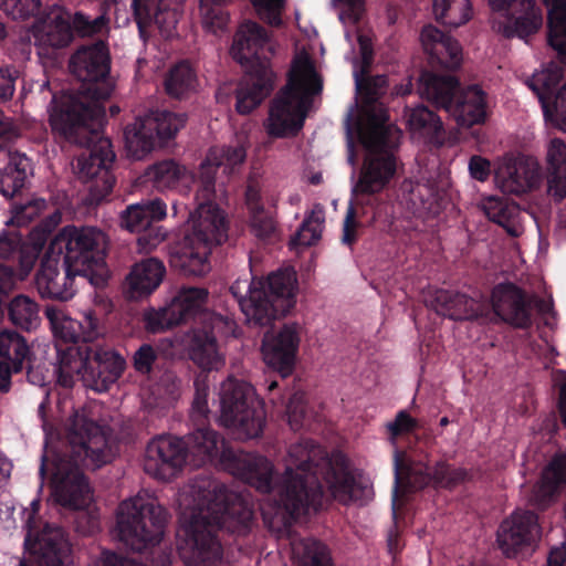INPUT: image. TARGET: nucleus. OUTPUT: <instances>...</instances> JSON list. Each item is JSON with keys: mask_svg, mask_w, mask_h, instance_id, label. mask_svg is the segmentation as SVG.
Here are the masks:
<instances>
[{"mask_svg": "<svg viewBox=\"0 0 566 566\" xmlns=\"http://www.w3.org/2000/svg\"><path fill=\"white\" fill-rule=\"evenodd\" d=\"M221 457L230 460L229 469L247 483L261 492H273L261 505L265 520H277L287 524L310 509L321 505L322 486L318 472L327 470L325 481L332 495L345 504L360 501L370 490L355 483L343 467H332L324 450L308 441L292 444L284 459L285 471L282 480L272 488L273 464L264 457L233 453L222 450Z\"/></svg>", "mask_w": 566, "mask_h": 566, "instance_id": "nucleus-1", "label": "nucleus"}, {"mask_svg": "<svg viewBox=\"0 0 566 566\" xmlns=\"http://www.w3.org/2000/svg\"><path fill=\"white\" fill-rule=\"evenodd\" d=\"M178 503L181 526L177 533V549L186 566H217L222 558L217 527L243 533L253 516L241 496L209 479L184 488Z\"/></svg>", "mask_w": 566, "mask_h": 566, "instance_id": "nucleus-2", "label": "nucleus"}, {"mask_svg": "<svg viewBox=\"0 0 566 566\" xmlns=\"http://www.w3.org/2000/svg\"><path fill=\"white\" fill-rule=\"evenodd\" d=\"M71 72L86 87L77 94H65L52 101L50 124L54 132L69 138L94 132L104 116L101 101L111 96L114 84L108 77L111 56L103 41L80 48L70 60Z\"/></svg>", "mask_w": 566, "mask_h": 566, "instance_id": "nucleus-3", "label": "nucleus"}, {"mask_svg": "<svg viewBox=\"0 0 566 566\" xmlns=\"http://www.w3.org/2000/svg\"><path fill=\"white\" fill-rule=\"evenodd\" d=\"M64 430L72 455L64 452L52 462V494L62 506L82 510L92 503L93 493L80 463L99 468L111 453L104 430L88 419L85 409L74 411Z\"/></svg>", "mask_w": 566, "mask_h": 566, "instance_id": "nucleus-4", "label": "nucleus"}, {"mask_svg": "<svg viewBox=\"0 0 566 566\" xmlns=\"http://www.w3.org/2000/svg\"><path fill=\"white\" fill-rule=\"evenodd\" d=\"M323 90V78L305 50H297L291 62L287 83L271 104L264 128L271 137L294 135L303 126L315 96Z\"/></svg>", "mask_w": 566, "mask_h": 566, "instance_id": "nucleus-5", "label": "nucleus"}, {"mask_svg": "<svg viewBox=\"0 0 566 566\" xmlns=\"http://www.w3.org/2000/svg\"><path fill=\"white\" fill-rule=\"evenodd\" d=\"M266 284L270 293L262 280L238 279L231 285V293L249 323L265 325L286 314L295 304L297 279L293 269L271 274Z\"/></svg>", "mask_w": 566, "mask_h": 566, "instance_id": "nucleus-6", "label": "nucleus"}, {"mask_svg": "<svg viewBox=\"0 0 566 566\" xmlns=\"http://www.w3.org/2000/svg\"><path fill=\"white\" fill-rule=\"evenodd\" d=\"M354 129L367 149L359 177L352 189L357 198L378 193L389 184L396 171L392 149L399 143L401 132L396 126L373 128L360 125Z\"/></svg>", "mask_w": 566, "mask_h": 566, "instance_id": "nucleus-7", "label": "nucleus"}, {"mask_svg": "<svg viewBox=\"0 0 566 566\" xmlns=\"http://www.w3.org/2000/svg\"><path fill=\"white\" fill-rule=\"evenodd\" d=\"M106 243V235L96 228L69 226L54 238L49 250L56 253L55 249L57 248V252L61 253L62 245H64V265L70 266L71 273H80L91 284L99 285L107 277L103 256Z\"/></svg>", "mask_w": 566, "mask_h": 566, "instance_id": "nucleus-8", "label": "nucleus"}, {"mask_svg": "<svg viewBox=\"0 0 566 566\" xmlns=\"http://www.w3.org/2000/svg\"><path fill=\"white\" fill-rule=\"evenodd\" d=\"M453 76L423 73L419 81V93L447 112L461 126L480 124L486 116V96L476 85L458 93Z\"/></svg>", "mask_w": 566, "mask_h": 566, "instance_id": "nucleus-9", "label": "nucleus"}, {"mask_svg": "<svg viewBox=\"0 0 566 566\" xmlns=\"http://www.w3.org/2000/svg\"><path fill=\"white\" fill-rule=\"evenodd\" d=\"M220 423L238 439L259 437L265 423L263 402L249 384L228 378L219 392Z\"/></svg>", "mask_w": 566, "mask_h": 566, "instance_id": "nucleus-10", "label": "nucleus"}, {"mask_svg": "<svg viewBox=\"0 0 566 566\" xmlns=\"http://www.w3.org/2000/svg\"><path fill=\"white\" fill-rule=\"evenodd\" d=\"M166 521V511L156 499L148 494H137L118 507V538L132 549L142 551L160 541Z\"/></svg>", "mask_w": 566, "mask_h": 566, "instance_id": "nucleus-11", "label": "nucleus"}, {"mask_svg": "<svg viewBox=\"0 0 566 566\" xmlns=\"http://www.w3.org/2000/svg\"><path fill=\"white\" fill-rule=\"evenodd\" d=\"M103 117L94 132L77 134L74 138L60 133L67 140L88 146L90 149L78 156L76 160V174L83 181H94L90 187L91 200L98 202L105 198L113 189L114 177L109 172V167L115 159L111 142L99 136V127ZM59 134V132H56Z\"/></svg>", "mask_w": 566, "mask_h": 566, "instance_id": "nucleus-12", "label": "nucleus"}, {"mask_svg": "<svg viewBox=\"0 0 566 566\" xmlns=\"http://www.w3.org/2000/svg\"><path fill=\"white\" fill-rule=\"evenodd\" d=\"M71 21L82 35H92L101 32L105 27V19L103 17L88 20L85 15L76 13L72 19L70 12L60 7H54L45 19L35 23L32 28L35 45L42 51L61 49L69 45L73 39Z\"/></svg>", "mask_w": 566, "mask_h": 566, "instance_id": "nucleus-13", "label": "nucleus"}, {"mask_svg": "<svg viewBox=\"0 0 566 566\" xmlns=\"http://www.w3.org/2000/svg\"><path fill=\"white\" fill-rule=\"evenodd\" d=\"M185 123L184 115L169 112H155L137 118L125 130L128 155L135 159H142L154 149L156 139L172 138Z\"/></svg>", "mask_w": 566, "mask_h": 566, "instance_id": "nucleus-14", "label": "nucleus"}, {"mask_svg": "<svg viewBox=\"0 0 566 566\" xmlns=\"http://www.w3.org/2000/svg\"><path fill=\"white\" fill-rule=\"evenodd\" d=\"M493 179L501 192L523 195L539 187L542 167L535 156L506 153L494 160Z\"/></svg>", "mask_w": 566, "mask_h": 566, "instance_id": "nucleus-15", "label": "nucleus"}, {"mask_svg": "<svg viewBox=\"0 0 566 566\" xmlns=\"http://www.w3.org/2000/svg\"><path fill=\"white\" fill-rule=\"evenodd\" d=\"M542 526L537 514L517 509L505 517L496 533V544L509 558L533 553L542 538Z\"/></svg>", "mask_w": 566, "mask_h": 566, "instance_id": "nucleus-16", "label": "nucleus"}, {"mask_svg": "<svg viewBox=\"0 0 566 566\" xmlns=\"http://www.w3.org/2000/svg\"><path fill=\"white\" fill-rule=\"evenodd\" d=\"M39 506V501L34 500L30 510L24 512L28 527L25 546L38 556L39 566H72L71 544L60 527L46 524L40 533H33V515Z\"/></svg>", "mask_w": 566, "mask_h": 566, "instance_id": "nucleus-17", "label": "nucleus"}, {"mask_svg": "<svg viewBox=\"0 0 566 566\" xmlns=\"http://www.w3.org/2000/svg\"><path fill=\"white\" fill-rule=\"evenodd\" d=\"M355 82L359 94L363 96V105L360 111L356 114L352 109L346 117V129L348 135V156L347 160L352 166L356 165V155L354 151L353 144V128H359L360 125L370 126L373 128H380L381 126H394L387 123V112L382 104L377 102L378 96L382 93V90L387 85V78L385 76H377L368 81L365 85L358 73L355 71Z\"/></svg>", "mask_w": 566, "mask_h": 566, "instance_id": "nucleus-18", "label": "nucleus"}, {"mask_svg": "<svg viewBox=\"0 0 566 566\" xmlns=\"http://www.w3.org/2000/svg\"><path fill=\"white\" fill-rule=\"evenodd\" d=\"M495 12L493 29L506 38H525L543 23L541 10L533 0H488Z\"/></svg>", "mask_w": 566, "mask_h": 566, "instance_id": "nucleus-19", "label": "nucleus"}, {"mask_svg": "<svg viewBox=\"0 0 566 566\" xmlns=\"http://www.w3.org/2000/svg\"><path fill=\"white\" fill-rule=\"evenodd\" d=\"M247 148V137L240 136L229 144L214 146L209 149L205 161L200 165L197 199L209 200L213 196L218 170L224 176H231L239 170L245 161Z\"/></svg>", "mask_w": 566, "mask_h": 566, "instance_id": "nucleus-20", "label": "nucleus"}, {"mask_svg": "<svg viewBox=\"0 0 566 566\" xmlns=\"http://www.w3.org/2000/svg\"><path fill=\"white\" fill-rule=\"evenodd\" d=\"M301 338L302 327L297 323H287L277 331L266 333L262 344L264 363L282 377L290 376L296 361Z\"/></svg>", "mask_w": 566, "mask_h": 566, "instance_id": "nucleus-21", "label": "nucleus"}, {"mask_svg": "<svg viewBox=\"0 0 566 566\" xmlns=\"http://www.w3.org/2000/svg\"><path fill=\"white\" fill-rule=\"evenodd\" d=\"M230 53L250 72H262V65L269 67L266 61L273 54V45L266 32L258 23L247 21L240 25Z\"/></svg>", "mask_w": 566, "mask_h": 566, "instance_id": "nucleus-22", "label": "nucleus"}, {"mask_svg": "<svg viewBox=\"0 0 566 566\" xmlns=\"http://www.w3.org/2000/svg\"><path fill=\"white\" fill-rule=\"evenodd\" d=\"M170 345L180 344L189 359L202 371H218L226 365V354L219 345L212 329L192 328L181 337L167 339Z\"/></svg>", "mask_w": 566, "mask_h": 566, "instance_id": "nucleus-23", "label": "nucleus"}, {"mask_svg": "<svg viewBox=\"0 0 566 566\" xmlns=\"http://www.w3.org/2000/svg\"><path fill=\"white\" fill-rule=\"evenodd\" d=\"M187 457L184 440L159 437L148 443L144 468L148 474L157 479H170L184 465Z\"/></svg>", "mask_w": 566, "mask_h": 566, "instance_id": "nucleus-24", "label": "nucleus"}, {"mask_svg": "<svg viewBox=\"0 0 566 566\" xmlns=\"http://www.w3.org/2000/svg\"><path fill=\"white\" fill-rule=\"evenodd\" d=\"M59 261L60 252L52 253L48 250L36 274L35 285L42 297L69 301L75 294L74 279L82 274L71 273L69 265L61 272Z\"/></svg>", "mask_w": 566, "mask_h": 566, "instance_id": "nucleus-25", "label": "nucleus"}, {"mask_svg": "<svg viewBox=\"0 0 566 566\" xmlns=\"http://www.w3.org/2000/svg\"><path fill=\"white\" fill-rule=\"evenodd\" d=\"M132 9L140 34L151 23L170 36L182 12V0H132Z\"/></svg>", "mask_w": 566, "mask_h": 566, "instance_id": "nucleus-26", "label": "nucleus"}, {"mask_svg": "<svg viewBox=\"0 0 566 566\" xmlns=\"http://www.w3.org/2000/svg\"><path fill=\"white\" fill-rule=\"evenodd\" d=\"M392 459L396 483L392 497L394 512L396 511L397 489L401 479L406 476L413 488L421 489L430 483L440 485L439 478L447 476L449 472V467L443 462L437 463V465L431 469L422 462L416 461L403 450H395Z\"/></svg>", "mask_w": 566, "mask_h": 566, "instance_id": "nucleus-27", "label": "nucleus"}, {"mask_svg": "<svg viewBox=\"0 0 566 566\" xmlns=\"http://www.w3.org/2000/svg\"><path fill=\"white\" fill-rule=\"evenodd\" d=\"M93 373L92 346L88 344L57 348L55 375L59 385L71 388L81 380L88 387L86 376Z\"/></svg>", "mask_w": 566, "mask_h": 566, "instance_id": "nucleus-28", "label": "nucleus"}, {"mask_svg": "<svg viewBox=\"0 0 566 566\" xmlns=\"http://www.w3.org/2000/svg\"><path fill=\"white\" fill-rule=\"evenodd\" d=\"M186 234L210 247L220 244L227 238L224 213L212 202L200 203L189 216Z\"/></svg>", "mask_w": 566, "mask_h": 566, "instance_id": "nucleus-29", "label": "nucleus"}, {"mask_svg": "<svg viewBox=\"0 0 566 566\" xmlns=\"http://www.w3.org/2000/svg\"><path fill=\"white\" fill-rule=\"evenodd\" d=\"M211 249L212 247L186 234L170 248V265L186 275H205L210 271L208 258Z\"/></svg>", "mask_w": 566, "mask_h": 566, "instance_id": "nucleus-30", "label": "nucleus"}, {"mask_svg": "<svg viewBox=\"0 0 566 566\" xmlns=\"http://www.w3.org/2000/svg\"><path fill=\"white\" fill-rule=\"evenodd\" d=\"M430 306L439 314L451 319H473L488 313V304L482 300L439 290L433 294Z\"/></svg>", "mask_w": 566, "mask_h": 566, "instance_id": "nucleus-31", "label": "nucleus"}, {"mask_svg": "<svg viewBox=\"0 0 566 566\" xmlns=\"http://www.w3.org/2000/svg\"><path fill=\"white\" fill-rule=\"evenodd\" d=\"M492 305L497 316L514 326L526 327L531 322L525 297L521 290L512 284H502L494 289Z\"/></svg>", "mask_w": 566, "mask_h": 566, "instance_id": "nucleus-32", "label": "nucleus"}, {"mask_svg": "<svg viewBox=\"0 0 566 566\" xmlns=\"http://www.w3.org/2000/svg\"><path fill=\"white\" fill-rule=\"evenodd\" d=\"M165 275V264L157 258L135 263L126 277L129 297L137 300L150 295L161 284Z\"/></svg>", "mask_w": 566, "mask_h": 566, "instance_id": "nucleus-33", "label": "nucleus"}, {"mask_svg": "<svg viewBox=\"0 0 566 566\" xmlns=\"http://www.w3.org/2000/svg\"><path fill=\"white\" fill-rule=\"evenodd\" d=\"M420 42L432 61L446 66L457 67L462 61V49L457 40L446 35L438 28L429 24L420 33Z\"/></svg>", "mask_w": 566, "mask_h": 566, "instance_id": "nucleus-34", "label": "nucleus"}, {"mask_svg": "<svg viewBox=\"0 0 566 566\" xmlns=\"http://www.w3.org/2000/svg\"><path fill=\"white\" fill-rule=\"evenodd\" d=\"M544 161L547 172V192L556 200L566 197V142L551 137L544 146Z\"/></svg>", "mask_w": 566, "mask_h": 566, "instance_id": "nucleus-35", "label": "nucleus"}, {"mask_svg": "<svg viewBox=\"0 0 566 566\" xmlns=\"http://www.w3.org/2000/svg\"><path fill=\"white\" fill-rule=\"evenodd\" d=\"M93 373L86 376L88 388L105 391L125 369V359L116 352L92 346Z\"/></svg>", "mask_w": 566, "mask_h": 566, "instance_id": "nucleus-36", "label": "nucleus"}, {"mask_svg": "<svg viewBox=\"0 0 566 566\" xmlns=\"http://www.w3.org/2000/svg\"><path fill=\"white\" fill-rule=\"evenodd\" d=\"M399 203L412 214H437L440 210V193L430 182L409 180L400 187Z\"/></svg>", "mask_w": 566, "mask_h": 566, "instance_id": "nucleus-37", "label": "nucleus"}, {"mask_svg": "<svg viewBox=\"0 0 566 566\" xmlns=\"http://www.w3.org/2000/svg\"><path fill=\"white\" fill-rule=\"evenodd\" d=\"M273 83L274 74L270 67L262 65V72L249 71L237 93V111L241 114L253 111L269 95Z\"/></svg>", "mask_w": 566, "mask_h": 566, "instance_id": "nucleus-38", "label": "nucleus"}, {"mask_svg": "<svg viewBox=\"0 0 566 566\" xmlns=\"http://www.w3.org/2000/svg\"><path fill=\"white\" fill-rule=\"evenodd\" d=\"M480 208L491 221L503 227L510 235L520 237L524 232L523 222L527 213L515 203L488 197L481 201Z\"/></svg>", "mask_w": 566, "mask_h": 566, "instance_id": "nucleus-39", "label": "nucleus"}, {"mask_svg": "<svg viewBox=\"0 0 566 566\" xmlns=\"http://www.w3.org/2000/svg\"><path fill=\"white\" fill-rule=\"evenodd\" d=\"M166 217L167 205L161 199L144 200L129 205L120 213V224L130 232H142L153 222H159Z\"/></svg>", "mask_w": 566, "mask_h": 566, "instance_id": "nucleus-40", "label": "nucleus"}, {"mask_svg": "<svg viewBox=\"0 0 566 566\" xmlns=\"http://www.w3.org/2000/svg\"><path fill=\"white\" fill-rule=\"evenodd\" d=\"M145 176L158 190L188 189L195 180L193 175L186 167L174 160L153 165L147 169Z\"/></svg>", "mask_w": 566, "mask_h": 566, "instance_id": "nucleus-41", "label": "nucleus"}, {"mask_svg": "<svg viewBox=\"0 0 566 566\" xmlns=\"http://www.w3.org/2000/svg\"><path fill=\"white\" fill-rule=\"evenodd\" d=\"M564 483H566V455L559 454L544 469L531 501L537 506L545 507Z\"/></svg>", "mask_w": 566, "mask_h": 566, "instance_id": "nucleus-42", "label": "nucleus"}, {"mask_svg": "<svg viewBox=\"0 0 566 566\" xmlns=\"http://www.w3.org/2000/svg\"><path fill=\"white\" fill-rule=\"evenodd\" d=\"M543 1L548 13V44L566 62V0Z\"/></svg>", "mask_w": 566, "mask_h": 566, "instance_id": "nucleus-43", "label": "nucleus"}, {"mask_svg": "<svg viewBox=\"0 0 566 566\" xmlns=\"http://www.w3.org/2000/svg\"><path fill=\"white\" fill-rule=\"evenodd\" d=\"M186 443L187 454L193 458V464L200 465L218 457L224 443L218 433L208 428H201L189 434Z\"/></svg>", "mask_w": 566, "mask_h": 566, "instance_id": "nucleus-44", "label": "nucleus"}, {"mask_svg": "<svg viewBox=\"0 0 566 566\" xmlns=\"http://www.w3.org/2000/svg\"><path fill=\"white\" fill-rule=\"evenodd\" d=\"M31 172L29 158L21 154L10 156L7 167L0 172V193L11 198L20 190Z\"/></svg>", "mask_w": 566, "mask_h": 566, "instance_id": "nucleus-45", "label": "nucleus"}, {"mask_svg": "<svg viewBox=\"0 0 566 566\" xmlns=\"http://www.w3.org/2000/svg\"><path fill=\"white\" fill-rule=\"evenodd\" d=\"M432 13L448 28H459L472 18L470 0H432Z\"/></svg>", "mask_w": 566, "mask_h": 566, "instance_id": "nucleus-46", "label": "nucleus"}, {"mask_svg": "<svg viewBox=\"0 0 566 566\" xmlns=\"http://www.w3.org/2000/svg\"><path fill=\"white\" fill-rule=\"evenodd\" d=\"M172 300L165 306L149 307L143 313L145 328L150 333H163L185 323L181 310Z\"/></svg>", "mask_w": 566, "mask_h": 566, "instance_id": "nucleus-47", "label": "nucleus"}, {"mask_svg": "<svg viewBox=\"0 0 566 566\" xmlns=\"http://www.w3.org/2000/svg\"><path fill=\"white\" fill-rule=\"evenodd\" d=\"M10 322L22 329H35L41 322L39 304L28 295L14 296L8 304Z\"/></svg>", "mask_w": 566, "mask_h": 566, "instance_id": "nucleus-48", "label": "nucleus"}, {"mask_svg": "<svg viewBox=\"0 0 566 566\" xmlns=\"http://www.w3.org/2000/svg\"><path fill=\"white\" fill-rule=\"evenodd\" d=\"M291 546L300 566H331L327 548L322 543L312 538H295Z\"/></svg>", "mask_w": 566, "mask_h": 566, "instance_id": "nucleus-49", "label": "nucleus"}, {"mask_svg": "<svg viewBox=\"0 0 566 566\" xmlns=\"http://www.w3.org/2000/svg\"><path fill=\"white\" fill-rule=\"evenodd\" d=\"M28 354L29 347L23 336L12 329L0 332V357L3 361L13 364L15 370H22Z\"/></svg>", "mask_w": 566, "mask_h": 566, "instance_id": "nucleus-50", "label": "nucleus"}, {"mask_svg": "<svg viewBox=\"0 0 566 566\" xmlns=\"http://www.w3.org/2000/svg\"><path fill=\"white\" fill-rule=\"evenodd\" d=\"M45 315L51 324L52 332L56 338L64 342L76 343L82 340V323L66 315L62 310L49 306Z\"/></svg>", "mask_w": 566, "mask_h": 566, "instance_id": "nucleus-51", "label": "nucleus"}, {"mask_svg": "<svg viewBox=\"0 0 566 566\" xmlns=\"http://www.w3.org/2000/svg\"><path fill=\"white\" fill-rule=\"evenodd\" d=\"M165 87L167 93L176 98L193 92L197 87V77L191 66L187 63L177 64L170 70Z\"/></svg>", "mask_w": 566, "mask_h": 566, "instance_id": "nucleus-52", "label": "nucleus"}, {"mask_svg": "<svg viewBox=\"0 0 566 566\" xmlns=\"http://www.w3.org/2000/svg\"><path fill=\"white\" fill-rule=\"evenodd\" d=\"M410 130L422 138L432 140L442 128L440 118L424 106L412 108L408 115Z\"/></svg>", "mask_w": 566, "mask_h": 566, "instance_id": "nucleus-53", "label": "nucleus"}, {"mask_svg": "<svg viewBox=\"0 0 566 566\" xmlns=\"http://www.w3.org/2000/svg\"><path fill=\"white\" fill-rule=\"evenodd\" d=\"M560 78V69L554 63H551L533 73V75L526 80V85L536 94L539 101H544L553 96Z\"/></svg>", "mask_w": 566, "mask_h": 566, "instance_id": "nucleus-54", "label": "nucleus"}, {"mask_svg": "<svg viewBox=\"0 0 566 566\" xmlns=\"http://www.w3.org/2000/svg\"><path fill=\"white\" fill-rule=\"evenodd\" d=\"M49 232L50 229L35 228L30 233L28 242L21 247L19 260L21 280H23L33 269L40 252L48 241Z\"/></svg>", "mask_w": 566, "mask_h": 566, "instance_id": "nucleus-55", "label": "nucleus"}, {"mask_svg": "<svg viewBox=\"0 0 566 566\" xmlns=\"http://www.w3.org/2000/svg\"><path fill=\"white\" fill-rule=\"evenodd\" d=\"M231 0H200L203 28L213 34L223 32L229 22V14L222 9Z\"/></svg>", "mask_w": 566, "mask_h": 566, "instance_id": "nucleus-56", "label": "nucleus"}, {"mask_svg": "<svg viewBox=\"0 0 566 566\" xmlns=\"http://www.w3.org/2000/svg\"><path fill=\"white\" fill-rule=\"evenodd\" d=\"M324 224V213L322 209H315L305 218L300 230L291 239V245L308 247L317 242L321 238Z\"/></svg>", "mask_w": 566, "mask_h": 566, "instance_id": "nucleus-57", "label": "nucleus"}, {"mask_svg": "<svg viewBox=\"0 0 566 566\" xmlns=\"http://www.w3.org/2000/svg\"><path fill=\"white\" fill-rule=\"evenodd\" d=\"M545 118L566 133V83L553 96L539 101Z\"/></svg>", "mask_w": 566, "mask_h": 566, "instance_id": "nucleus-58", "label": "nucleus"}, {"mask_svg": "<svg viewBox=\"0 0 566 566\" xmlns=\"http://www.w3.org/2000/svg\"><path fill=\"white\" fill-rule=\"evenodd\" d=\"M207 300L208 291L202 287H184L172 297V301L181 310L185 321L199 311Z\"/></svg>", "mask_w": 566, "mask_h": 566, "instance_id": "nucleus-59", "label": "nucleus"}, {"mask_svg": "<svg viewBox=\"0 0 566 566\" xmlns=\"http://www.w3.org/2000/svg\"><path fill=\"white\" fill-rule=\"evenodd\" d=\"M418 427V420L411 417L406 410L397 412L394 420L386 423L385 428L388 433L390 444L395 450H399L397 447V440L400 436L412 432Z\"/></svg>", "mask_w": 566, "mask_h": 566, "instance_id": "nucleus-60", "label": "nucleus"}, {"mask_svg": "<svg viewBox=\"0 0 566 566\" xmlns=\"http://www.w3.org/2000/svg\"><path fill=\"white\" fill-rule=\"evenodd\" d=\"M209 382L207 374H199L195 379V398L192 402V416L200 420L209 413L208 406Z\"/></svg>", "mask_w": 566, "mask_h": 566, "instance_id": "nucleus-61", "label": "nucleus"}, {"mask_svg": "<svg viewBox=\"0 0 566 566\" xmlns=\"http://www.w3.org/2000/svg\"><path fill=\"white\" fill-rule=\"evenodd\" d=\"M41 7L40 0H2V10L12 19H28L35 15Z\"/></svg>", "mask_w": 566, "mask_h": 566, "instance_id": "nucleus-62", "label": "nucleus"}, {"mask_svg": "<svg viewBox=\"0 0 566 566\" xmlns=\"http://www.w3.org/2000/svg\"><path fill=\"white\" fill-rule=\"evenodd\" d=\"M258 14L271 25H280L286 0H251Z\"/></svg>", "mask_w": 566, "mask_h": 566, "instance_id": "nucleus-63", "label": "nucleus"}, {"mask_svg": "<svg viewBox=\"0 0 566 566\" xmlns=\"http://www.w3.org/2000/svg\"><path fill=\"white\" fill-rule=\"evenodd\" d=\"M168 238L167 230L161 226L151 227L142 230L137 238L138 252L149 253L158 248Z\"/></svg>", "mask_w": 566, "mask_h": 566, "instance_id": "nucleus-64", "label": "nucleus"}]
</instances>
